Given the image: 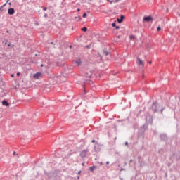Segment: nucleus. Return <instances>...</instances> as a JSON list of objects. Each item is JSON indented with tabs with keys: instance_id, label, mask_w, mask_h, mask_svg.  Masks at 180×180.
Instances as JSON below:
<instances>
[{
	"instance_id": "obj_1",
	"label": "nucleus",
	"mask_w": 180,
	"mask_h": 180,
	"mask_svg": "<svg viewBox=\"0 0 180 180\" xmlns=\"http://www.w3.org/2000/svg\"><path fill=\"white\" fill-rule=\"evenodd\" d=\"M58 82L59 84H61L62 82H65V81H67V77H65V76L61 75H59L58 76Z\"/></svg>"
},
{
	"instance_id": "obj_2",
	"label": "nucleus",
	"mask_w": 180,
	"mask_h": 180,
	"mask_svg": "<svg viewBox=\"0 0 180 180\" xmlns=\"http://www.w3.org/2000/svg\"><path fill=\"white\" fill-rule=\"evenodd\" d=\"M89 150L88 149H85L84 150H82L80 153V157H82V158H85V157H86V153H89Z\"/></svg>"
},
{
	"instance_id": "obj_3",
	"label": "nucleus",
	"mask_w": 180,
	"mask_h": 180,
	"mask_svg": "<svg viewBox=\"0 0 180 180\" xmlns=\"http://www.w3.org/2000/svg\"><path fill=\"white\" fill-rule=\"evenodd\" d=\"M153 19L152 16H146L143 18V22H153Z\"/></svg>"
},
{
	"instance_id": "obj_4",
	"label": "nucleus",
	"mask_w": 180,
	"mask_h": 180,
	"mask_svg": "<svg viewBox=\"0 0 180 180\" xmlns=\"http://www.w3.org/2000/svg\"><path fill=\"white\" fill-rule=\"evenodd\" d=\"M52 84H57L58 82V76H54L51 79Z\"/></svg>"
},
{
	"instance_id": "obj_5",
	"label": "nucleus",
	"mask_w": 180,
	"mask_h": 180,
	"mask_svg": "<svg viewBox=\"0 0 180 180\" xmlns=\"http://www.w3.org/2000/svg\"><path fill=\"white\" fill-rule=\"evenodd\" d=\"M137 64L138 65H141V67H144V63L143 62V60L140 58H137Z\"/></svg>"
},
{
	"instance_id": "obj_6",
	"label": "nucleus",
	"mask_w": 180,
	"mask_h": 180,
	"mask_svg": "<svg viewBox=\"0 0 180 180\" xmlns=\"http://www.w3.org/2000/svg\"><path fill=\"white\" fill-rule=\"evenodd\" d=\"M8 15H13L15 13V9H13L12 8H9L8 10Z\"/></svg>"
},
{
	"instance_id": "obj_7",
	"label": "nucleus",
	"mask_w": 180,
	"mask_h": 180,
	"mask_svg": "<svg viewBox=\"0 0 180 180\" xmlns=\"http://www.w3.org/2000/svg\"><path fill=\"white\" fill-rule=\"evenodd\" d=\"M40 77H41V73L40 72L34 75V78H35V79H39Z\"/></svg>"
},
{
	"instance_id": "obj_8",
	"label": "nucleus",
	"mask_w": 180,
	"mask_h": 180,
	"mask_svg": "<svg viewBox=\"0 0 180 180\" xmlns=\"http://www.w3.org/2000/svg\"><path fill=\"white\" fill-rule=\"evenodd\" d=\"M124 19V16L121 15L120 18H117V20L118 23H122L123 22Z\"/></svg>"
},
{
	"instance_id": "obj_9",
	"label": "nucleus",
	"mask_w": 180,
	"mask_h": 180,
	"mask_svg": "<svg viewBox=\"0 0 180 180\" xmlns=\"http://www.w3.org/2000/svg\"><path fill=\"white\" fill-rule=\"evenodd\" d=\"M2 105H4V106H9V103H8V101H3Z\"/></svg>"
},
{
	"instance_id": "obj_10",
	"label": "nucleus",
	"mask_w": 180,
	"mask_h": 180,
	"mask_svg": "<svg viewBox=\"0 0 180 180\" xmlns=\"http://www.w3.org/2000/svg\"><path fill=\"white\" fill-rule=\"evenodd\" d=\"M152 108L153 109L154 112H157L158 110L157 109V104H153Z\"/></svg>"
},
{
	"instance_id": "obj_11",
	"label": "nucleus",
	"mask_w": 180,
	"mask_h": 180,
	"mask_svg": "<svg viewBox=\"0 0 180 180\" xmlns=\"http://www.w3.org/2000/svg\"><path fill=\"white\" fill-rule=\"evenodd\" d=\"M130 40H136V36L134 35H130L129 36Z\"/></svg>"
},
{
	"instance_id": "obj_12",
	"label": "nucleus",
	"mask_w": 180,
	"mask_h": 180,
	"mask_svg": "<svg viewBox=\"0 0 180 180\" xmlns=\"http://www.w3.org/2000/svg\"><path fill=\"white\" fill-rule=\"evenodd\" d=\"M75 63L77 64V65H79L81 64V59H77L75 61Z\"/></svg>"
},
{
	"instance_id": "obj_13",
	"label": "nucleus",
	"mask_w": 180,
	"mask_h": 180,
	"mask_svg": "<svg viewBox=\"0 0 180 180\" xmlns=\"http://www.w3.org/2000/svg\"><path fill=\"white\" fill-rule=\"evenodd\" d=\"M95 169H96V166H92V167H90V171H95Z\"/></svg>"
},
{
	"instance_id": "obj_14",
	"label": "nucleus",
	"mask_w": 180,
	"mask_h": 180,
	"mask_svg": "<svg viewBox=\"0 0 180 180\" xmlns=\"http://www.w3.org/2000/svg\"><path fill=\"white\" fill-rule=\"evenodd\" d=\"M88 78H91L92 77V73H89L86 75Z\"/></svg>"
},
{
	"instance_id": "obj_15",
	"label": "nucleus",
	"mask_w": 180,
	"mask_h": 180,
	"mask_svg": "<svg viewBox=\"0 0 180 180\" xmlns=\"http://www.w3.org/2000/svg\"><path fill=\"white\" fill-rule=\"evenodd\" d=\"M82 32H86V30H88V28H86V27L82 28Z\"/></svg>"
},
{
	"instance_id": "obj_16",
	"label": "nucleus",
	"mask_w": 180,
	"mask_h": 180,
	"mask_svg": "<svg viewBox=\"0 0 180 180\" xmlns=\"http://www.w3.org/2000/svg\"><path fill=\"white\" fill-rule=\"evenodd\" d=\"M104 54H105V56H109V52H108V51H104Z\"/></svg>"
},
{
	"instance_id": "obj_17",
	"label": "nucleus",
	"mask_w": 180,
	"mask_h": 180,
	"mask_svg": "<svg viewBox=\"0 0 180 180\" xmlns=\"http://www.w3.org/2000/svg\"><path fill=\"white\" fill-rule=\"evenodd\" d=\"M112 27H116V23L113 22V23L112 24Z\"/></svg>"
},
{
	"instance_id": "obj_18",
	"label": "nucleus",
	"mask_w": 180,
	"mask_h": 180,
	"mask_svg": "<svg viewBox=\"0 0 180 180\" xmlns=\"http://www.w3.org/2000/svg\"><path fill=\"white\" fill-rule=\"evenodd\" d=\"M83 18H86V13H84L83 14Z\"/></svg>"
},
{
	"instance_id": "obj_19",
	"label": "nucleus",
	"mask_w": 180,
	"mask_h": 180,
	"mask_svg": "<svg viewBox=\"0 0 180 180\" xmlns=\"http://www.w3.org/2000/svg\"><path fill=\"white\" fill-rule=\"evenodd\" d=\"M157 30H158V32H160V30H161V27H158L157 28Z\"/></svg>"
},
{
	"instance_id": "obj_20",
	"label": "nucleus",
	"mask_w": 180,
	"mask_h": 180,
	"mask_svg": "<svg viewBox=\"0 0 180 180\" xmlns=\"http://www.w3.org/2000/svg\"><path fill=\"white\" fill-rule=\"evenodd\" d=\"M13 154V155H18V153H16L15 151H14Z\"/></svg>"
},
{
	"instance_id": "obj_21",
	"label": "nucleus",
	"mask_w": 180,
	"mask_h": 180,
	"mask_svg": "<svg viewBox=\"0 0 180 180\" xmlns=\"http://www.w3.org/2000/svg\"><path fill=\"white\" fill-rule=\"evenodd\" d=\"M43 11H47V7H44V8H43Z\"/></svg>"
},
{
	"instance_id": "obj_22",
	"label": "nucleus",
	"mask_w": 180,
	"mask_h": 180,
	"mask_svg": "<svg viewBox=\"0 0 180 180\" xmlns=\"http://www.w3.org/2000/svg\"><path fill=\"white\" fill-rule=\"evenodd\" d=\"M19 75H20V72H18V73H17V77H19Z\"/></svg>"
},
{
	"instance_id": "obj_23",
	"label": "nucleus",
	"mask_w": 180,
	"mask_h": 180,
	"mask_svg": "<svg viewBox=\"0 0 180 180\" xmlns=\"http://www.w3.org/2000/svg\"><path fill=\"white\" fill-rule=\"evenodd\" d=\"M120 37H122V36H120V35L117 36V39H120Z\"/></svg>"
},
{
	"instance_id": "obj_24",
	"label": "nucleus",
	"mask_w": 180,
	"mask_h": 180,
	"mask_svg": "<svg viewBox=\"0 0 180 180\" xmlns=\"http://www.w3.org/2000/svg\"><path fill=\"white\" fill-rule=\"evenodd\" d=\"M11 77H12V78H13V77H15V75H14V74H12V75H11Z\"/></svg>"
},
{
	"instance_id": "obj_25",
	"label": "nucleus",
	"mask_w": 180,
	"mask_h": 180,
	"mask_svg": "<svg viewBox=\"0 0 180 180\" xmlns=\"http://www.w3.org/2000/svg\"><path fill=\"white\" fill-rule=\"evenodd\" d=\"M120 28V27L119 26H115V29H119Z\"/></svg>"
},
{
	"instance_id": "obj_26",
	"label": "nucleus",
	"mask_w": 180,
	"mask_h": 180,
	"mask_svg": "<svg viewBox=\"0 0 180 180\" xmlns=\"http://www.w3.org/2000/svg\"><path fill=\"white\" fill-rule=\"evenodd\" d=\"M128 145H129V143L126 142L125 146H128Z\"/></svg>"
},
{
	"instance_id": "obj_27",
	"label": "nucleus",
	"mask_w": 180,
	"mask_h": 180,
	"mask_svg": "<svg viewBox=\"0 0 180 180\" xmlns=\"http://www.w3.org/2000/svg\"><path fill=\"white\" fill-rule=\"evenodd\" d=\"M91 143H95V140H92V141H91Z\"/></svg>"
},
{
	"instance_id": "obj_28",
	"label": "nucleus",
	"mask_w": 180,
	"mask_h": 180,
	"mask_svg": "<svg viewBox=\"0 0 180 180\" xmlns=\"http://www.w3.org/2000/svg\"><path fill=\"white\" fill-rule=\"evenodd\" d=\"M44 17H45V18H47V14H45V15H44Z\"/></svg>"
},
{
	"instance_id": "obj_29",
	"label": "nucleus",
	"mask_w": 180,
	"mask_h": 180,
	"mask_svg": "<svg viewBox=\"0 0 180 180\" xmlns=\"http://www.w3.org/2000/svg\"><path fill=\"white\" fill-rule=\"evenodd\" d=\"M80 174H81V171L79 172V175H80Z\"/></svg>"
},
{
	"instance_id": "obj_30",
	"label": "nucleus",
	"mask_w": 180,
	"mask_h": 180,
	"mask_svg": "<svg viewBox=\"0 0 180 180\" xmlns=\"http://www.w3.org/2000/svg\"><path fill=\"white\" fill-rule=\"evenodd\" d=\"M79 11H80L79 8H78V9H77V12H79Z\"/></svg>"
},
{
	"instance_id": "obj_31",
	"label": "nucleus",
	"mask_w": 180,
	"mask_h": 180,
	"mask_svg": "<svg viewBox=\"0 0 180 180\" xmlns=\"http://www.w3.org/2000/svg\"><path fill=\"white\" fill-rule=\"evenodd\" d=\"M149 64H151V61L149 62Z\"/></svg>"
},
{
	"instance_id": "obj_32",
	"label": "nucleus",
	"mask_w": 180,
	"mask_h": 180,
	"mask_svg": "<svg viewBox=\"0 0 180 180\" xmlns=\"http://www.w3.org/2000/svg\"><path fill=\"white\" fill-rule=\"evenodd\" d=\"M106 164H109V162H107Z\"/></svg>"
},
{
	"instance_id": "obj_33",
	"label": "nucleus",
	"mask_w": 180,
	"mask_h": 180,
	"mask_svg": "<svg viewBox=\"0 0 180 180\" xmlns=\"http://www.w3.org/2000/svg\"><path fill=\"white\" fill-rule=\"evenodd\" d=\"M7 2H9V0H8V1Z\"/></svg>"
},
{
	"instance_id": "obj_34",
	"label": "nucleus",
	"mask_w": 180,
	"mask_h": 180,
	"mask_svg": "<svg viewBox=\"0 0 180 180\" xmlns=\"http://www.w3.org/2000/svg\"><path fill=\"white\" fill-rule=\"evenodd\" d=\"M82 165H84V163H82Z\"/></svg>"
}]
</instances>
